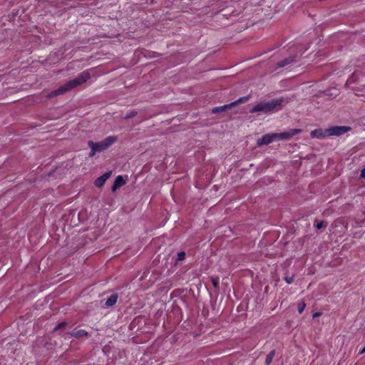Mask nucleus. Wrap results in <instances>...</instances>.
<instances>
[{
    "instance_id": "18",
    "label": "nucleus",
    "mask_w": 365,
    "mask_h": 365,
    "mask_svg": "<svg viewBox=\"0 0 365 365\" xmlns=\"http://www.w3.org/2000/svg\"><path fill=\"white\" fill-rule=\"evenodd\" d=\"M185 257V252H180L178 253V260L182 261Z\"/></svg>"
},
{
    "instance_id": "22",
    "label": "nucleus",
    "mask_w": 365,
    "mask_h": 365,
    "mask_svg": "<svg viewBox=\"0 0 365 365\" xmlns=\"http://www.w3.org/2000/svg\"><path fill=\"white\" fill-rule=\"evenodd\" d=\"M284 280L288 283V284H291L293 282V278L292 277H286L284 278Z\"/></svg>"
},
{
    "instance_id": "15",
    "label": "nucleus",
    "mask_w": 365,
    "mask_h": 365,
    "mask_svg": "<svg viewBox=\"0 0 365 365\" xmlns=\"http://www.w3.org/2000/svg\"><path fill=\"white\" fill-rule=\"evenodd\" d=\"M66 325H67V323L66 322H62L54 327L53 331H57L58 329H60L62 327H66Z\"/></svg>"
},
{
    "instance_id": "1",
    "label": "nucleus",
    "mask_w": 365,
    "mask_h": 365,
    "mask_svg": "<svg viewBox=\"0 0 365 365\" xmlns=\"http://www.w3.org/2000/svg\"><path fill=\"white\" fill-rule=\"evenodd\" d=\"M91 78V74L88 71H84L78 75L76 78L68 81L64 85L60 86L58 89L53 91L50 93L49 97H53L64 94L65 93L76 88L78 86L86 83Z\"/></svg>"
},
{
    "instance_id": "7",
    "label": "nucleus",
    "mask_w": 365,
    "mask_h": 365,
    "mask_svg": "<svg viewBox=\"0 0 365 365\" xmlns=\"http://www.w3.org/2000/svg\"><path fill=\"white\" fill-rule=\"evenodd\" d=\"M111 172H106L104 174H103L101 176L98 177L96 180L94 181V185L97 187H101L106 182V181L110 177Z\"/></svg>"
},
{
    "instance_id": "13",
    "label": "nucleus",
    "mask_w": 365,
    "mask_h": 365,
    "mask_svg": "<svg viewBox=\"0 0 365 365\" xmlns=\"http://www.w3.org/2000/svg\"><path fill=\"white\" fill-rule=\"evenodd\" d=\"M274 355H275L274 349H273L269 352V354L266 356V358H265L264 363L266 365H269L272 363Z\"/></svg>"
},
{
    "instance_id": "9",
    "label": "nucleus",
    "mask_w": 365,
    "mask_h": 365,
    "mask_svg": "<svg viewBox=\"0 0 365 365\" xmlns=\"http://www.w3.org/2000/svg\"><path fill=\"white\" fill-rule=\"evenodd\" d=\"M126 181L124 180L122 175H118L114 181L113 185H112L111 190L115 192L118 187L124 185Z\"/></svg>"
},
{
    "instance_id": "20",
    "label": "nucleus",
    "mask_w": 365,
    "mask_h": 365,
    "mask_svg": "<svg viewBox=\"0 0 365 365\" xmlns=\"http://www.w3.org/2000/svg\"><path fill=\"white\" fill-rule=\"evenodd\" d=\"M323 226H324V221L323 220H321L319 222H317V223L315 224V227L318 230L321 229Z\"/></svg>"
},
{
    "instance_id": "17",
    "label": "nucleus",
    "mask_w": 365,
    "mask_h": 365,
    "mask_svg": "<svg viewBox=\"0 0 365 365\" xmlns=\"http://www.w3.org/2000/svg\"><path fill=\"white\" fill-rule=\"evenodd\" d=\"M211 282H212V285L215 288L218 287V286H219V279L218 278L212 277Z\"/></svg>"
},
{
    "instance_id": "19",
    "label": "nucleus",
    "mask_w": 365,
    "mask_h": 365,
    "mask_svg": "<svg viewBox=\"0 0 365 365\" xmlns=\"http://www.w3.org/2000/svg\"><path fill=\"white\" fill-rule=\"evenodd\" d=\"M356 76V73H354L353 76L347 80L346 84H351V83H354L356 81V79H355Z\"/></svg>"
},
{
    "instance_id": "4",
    "label": "nucleus",
    "mask_w": 365,
    "mask_h": 365,
    "mask_svg": "<svg viewBox=\"0 0 365 365\" xmlns=\"http://www.w3.org/2000/svg\"><path fill=\"white\" fill-rule=\"evenodd\" d=\"M283 102L282 99H274L270 101H262L253 106L250 112L251 113H257V112H271L277 108V107H280Z\"/></svg>"
},
{
    "instance_id": "6",
    "label": "nucleus",
    "mask_w": 365,
    "mask_h": 365,
    "mask_svg": "<svg viewBox=\"0 0 365 365\" xmlns=\"http://www.w3.org/2000/svg\"><path fill=\"white\" fill-rule=\"evenodd\" d=\"M310 135L312 138L323 139V138L329 137L328 130L327 129L324 130L322 128H317V129H314V130L311 131Z\"/></svg>"
},
{
    "instance_id": "2",
    "label": "nucleus",
    "mask_w": 365,
    "mask_h": 365,
    "mask_svg": "<svg viewBox=\"0 0 365 365\" xmlns=\"http://www.w3.org/2000/svg\"><path fill=\"white\" fill-rule=\"evenodd\" d=\"M302 132L301 129H291L287 132H282L279 133H267L257 140V145L261 146L263 145H269L276 140H287L292 138L295 135Z\"/></svg>"
},
{
    "instance_id": "11",
    "label": "nucleus",
    "mask_w": 365,
    "mask_h": 365,
    "mask_svg": "<svg viewBox=\"0 0 365 365\" xmlns=\"http://www.w3.org/2000/svg\"><path fill=\"white\" fill-rule=\"evenodd\" d=\"M118 298V295L117 294H111L106 301L105 306L106 307H113L117 302Z\"/></svg>"
},
{
    "instance_id": "3",
    "label": "nucleus",
    "mask_w": 365,
    "mask_h": 365,
    "mask_svg": "<svg viewBox=\"0 0 365 365\" xmlns=\"http://www.w3.org/2000/svg\"><path fill=\"white\" fill-rule=\"evenodd\" d=\"M117 140L118 138L116 136L112 135L106 137L104 140L98 143H95L93 140L88 141V145L91 148V151L88 154L89 157H93L97 153H101L108 149L114 144Z\"/></svg>"
},
{
    "instance_id": "24",
    "label": "nucleus",
    "mask_w": 365,
    "mask_h": 365,
    "mask_svg": "<svg viewBox=\"0 0 365 365\" xmlns=\"http://www.w3.org/2000/svg\"><path fill=\"white\" fill-rule=\"evenodd\" d=\"M361 354H365V346L362 349V350L360 351Z\"/></svg>"
},
{
    "instance_id": "14",
    "label": "nucleus",
    "mask_w": 365,
    "mask_h": 365,
    "mask_svg": "<svg viewBox=\"0 0 365 365\" xmlns=\"http://www.w3.org/2000/svg\"><path fill=\"white\" fill-rule=\"evenodd\" d=\"M137 111L135 110H130L125 114L124 118L126 120L135 117L137 115Z\"/></svg>"
},
{
    "instance_id": "12",
    "label": "nucleus",
    "mask_w": 365,
    "mask_h": 365,
    "mask_svg": "<svg viewBox=\"0 0 365 365\" xmlns=\"http://www.w3.org/2000/svg\"><path fill=\"white\" fill-rule=\"evenodd\" d=\"M295 61V56H289L277 63V68L284 67Z\"/></svg>"
},
{
    "instance_id": "21",
    "label": "nucleus",
    "mask_w": 365,
    "mask_h": 365,
    "mask_svg": "<svg viewBox=\"0 0 365 365\" xmlns=\"http://www.w3.org/2000/svg\"><path fill=\"white\" fill-rule=\"evenodd\" d=\"M360 178L365 179V167L361 170Z\"/></svg>"
},
{
    "instance_id": "16",
    "label": "nucleus",
    "mask_w": 365,
    "mask_h": 365,
    "mask_svg": "<svg viewBox=\"0 0 365 365\" xmlns=\"http://www.w3.org/2000/svg\"><path fill=\"white\" fill-rule=\"evenodd\" d=\"M305 307H306L305 303H304V302L299 303L298 304V312H299V313L302 314L304 312Z\"/></svg>"
},
{
    "instance_id": "23",
    "label": "nucleus",
    "mask_w": 365,
    "mask_h": 365,
    "mask_svg": "<svg viewBox=\"0 0 365 365\" xmlns=\"http://www.w3.org/2000/svg\"><path fill=\"white\" fill-rule=\"evenodd\" d=\"M322 315V313L321 312H315L314 314H313V318H316V317H318L319 316Z\"/></svg>"
},
{
    "instance_id": "8",
    "label": "nucleus",
    "mask_w": 365,
    "mask_h": 365,
    "mask_svg": "<svg viewBox=\"0 0 365 365\" xmlns=\"http://www.w3.org/2000/svg\"><path fill=\"white\" fill-rule=\"evenodd\" d=\"M242 98H240L239 100L230 103V104H228V105H225V106H219V107H215L212 109V113H220V112H222V111H225L227 109L231 108L232 106H236L239 103L242 102Z\"/></svg>"
},
{
    "instance_id": "5",
    "label": "nucleus",
    "mask_w": 365,
    "mask_h": 365,
    "mask_svg": "<svg viewBox=\"0 0 365 365\" xmlns=\"http://www.w3.org/2000/svg\"><path fill=\"white\" fill-rule=\"evenodd\" d=\"M329 137L330 136H340L351 130L349 126L346 125H335L327 128Z\"/></svg>"
},
{
    "instance_id": "10",
    "label": "nucleus",
    "mask_w": 365,
    "mask_h": 365,
    "mask_svg": "<svg viewBox=\"0 0 365 365\" xmlns=\"http://www.w3.org/2000/svg\"><path fill=\"white\" fill-rule=\"evenodd\" d=\"M68 334H70L71 336H73V337H76L78 339L88 336V333L86 330L77 329H74L72 331L69 332Z\"/></svg>"
}]
</instances>
